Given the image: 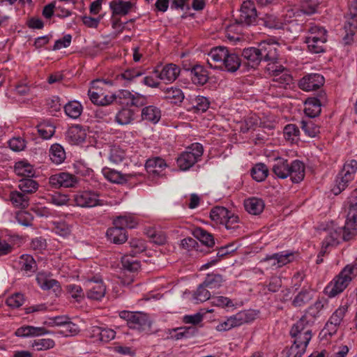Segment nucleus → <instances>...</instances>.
<instances>
[{
	"instance_id": "obj_1",
	"label": "nucleus",
	"mask_w": 357,
	"mask_h": 357,
	"mask_svg": "<svg viewBox=\"0 0 357 357\" xmlns=\"http://www.w3.org/2000/svg\"><path fill=\"white\" fill-rule=\"evenodd\" d=\"M278 44L263 41L257 47H248L243 50V63L251 68H256L261 61L271 63L278 59Z\"/></svg>"
},
{
	"instance_id": "obj_2",
	"label": "nucleus",
	"mask_w": 357,
	"mask_h": 357,
	"mask_svg": "<svg viewBox=\"0 0 357 357\" xmlns=\"http://www.w3.org/2000/svg\"><path fill=\"white\" fill-rule=\"evenodd\" d=\"M272 170L280 178L284 179L290 176L291 181L294 183H300L305 177V165L298 160L289 163L287 159L277 158Z\"/></svg>"
},
{
	"instance_id": "obj_3",
	"label": "nucleus",
	"mask_w": 357,
	"mask_h": 357,
	"mask_svg": "<svg viewBox=\"0 0 357 357\" xmlns=\"http://www.w3.org/2000/svg\"><path fill=\"white\" fill-rule=\"evenodd\" d=\"M357 275V265L348 264L325 287L324 293L329 298L341 294Z\"/></svg>"
},
{
	"instance_id": "obj_4",
	"label": "nucleus",
	"mask_w": 357,
	"mask_h": 357,
	"mask_svg": "<svg viewBox=\"0 0 357 357\" xmlns=\"http://www.w3.org/2000/svg\"><path fill=\"white\" fill-rule=\"evenodd\" d=\"M112 85L110 81L104 79H96L91 82V88L88 91V96L91 101L97 105L105 106L110 105L115 100L114 94L106 93L105 86Z\"/></svg>"
},
{
	"instance_id": "obj_5",
	"label": "nucleus",
	"mask_w": 357,
	"mask_h": 357,
	"mask_svg": "<svg viewBox=\"0 0 357 357\" xmlns=\"http://www.w3.org/2000/svg\"><path fill=\"white\" fill-rule=\"evenodd\" d=\"M119 317L126 321L128 326L138 332L148 333L151 331V321L148 314L142 312H130L123 310Z\"/></svg>"
},
{
	"instance_id": "obj_6",
	"label": "nucleus",
	"mask_w": 357,
	"mask_h": 357,
	"mask_svg": "<svg viewBox=\"0 0 357 357\" xmlns=\"http://www.w3.org/2000/svg\"><path fill=\"white\" fill-rule=\"evenodd\" d=\"M203 146L199 143L192 144L188 151L183 152L177 158V165L179 168L185 171L192 167L202 157Z\"/></svg>"
},
{
	"instance_id": "obj_7",
	"label": "nucleus",
	"mask_w": 357,
	"mask_h": 357,
	"mask_svg": "<svg viewBox=\"0 0 357 357\" xmlns=\"http://www.w3.org/2000/svg\"><path fill=\"white\" fill-rule=\"evenodd\" d=\"M266 70L268 75L273 77V82L278 84L275 86L285 89L292 83L293 77L289 70L280 64L278 65L276 61L268 63Z\"/></svg>"
},
{
	"instance_id": "obj_8",
	"label": "nucleus",
	"mask_w": 357,
	"mask_h": 357,
	"mask_svg": "<svg viewBox=\"0 0 357 357\" xmlns=\"http://www.w3.org/2000/svg\"><path fill=\"white\" fill-rule=\"evenodd\" d=\"M257 10L252 1H244L239 10V15L235 18L236 24L251 25L256 22Z\"/></svg>"
},
{
	"instance_id": "obj_9",
	"label": "nucleus",
	"mask_w": 357,
	"mask_h": 357,
	"mask_svg": "<svg viewBox=\"0 0 357 357\" xmlns=\"http://www.w3.org/2000/svg\"><path fill=\"white\" fill-rule=\"evenodd\" d=\"M290 335L294 338V344L307 348L309 342L312 338V333L310 329L304 326L302 321H297L291 328Z\"/></svg>"
},
{
	"instance_id": "obj_10",
	"label": "nucleus",
	"mask_w": 357,
	"mask_h": 357,
	"mask_svg": "<svg viewBox=\"0 0 357 357\" xmlns=\"http://www.w3.org/2000/svg\"><path fill=\"white\" fill-rule=\"evenodd\" d=\"M324 77L318 73L305 75L298 82V87L305 91H316L324 86Z\"/></svg>"
},
{
	"instance_id": "obj_11",
	"label": "nucleus",
	"mask_w": 357,
	"mask_h": 357,
	"mask_svg": "<svg viewBox=\"0 0 357 357\" xmlns=\"http://www.w3.org/2000/svg\"><path fill=\"white\" fill-rule=\"evenodd\" d=\"M78 178L75 175L68 173L61 172L52 175L50 177V185L53 188H73L78 183Z\"/></svg>"
},
{
	"instance_id": "obj_12",
	"label": "nucleus",
	"mask_w": 357,
	"mask_h": 357,
	"mask_svg": "<svg viewBox=\"0 0 357 357\" xmlns=\"http://www.w3.org/2000/svg\"><path fill=\"white\" fill-rule=\"evenodd\" d=\"M99 195L93 191H82L74 195L75 204L81 207H93L102 205Z\"/></svg>"
},
{
	"instance_id": "obj_13",
	"label": "nucleus",
	"mask_w": 357,
	"mask_h": 357,
	"mask_svg": "<svg viewBox=\"0 0 357 357\" xmlns=\"http://www.w3.org/2000/svg\"><path fill=\"white\" fill-rule=\"evenodd\" d=\"M327 301L324 298H318L312 305H310L304 312V314L299 321L303 324H313L320 317L321 312L324 309Z\"/></svg>"
},
{
	"instance_id": "obj_14",
	"label": "nucleus",
	"mask_w": 357,
	"mask_h": 357,
	"mask_svg": "<svg viewBox=\"0 0 357 357\" xmlns=\"http://www.w3.org/2000/svg\"><path fill=\"white\" fill-rule=\"evenodd\" d=\"M86 286V297L91 300L100 301L106 294V287L102 280H89Z\"/></svg>"
},
{
	"instance_id": "obj_15",
	"label": "nucleus",
	"mask_w": 357,
	"mask_h": 357,
	"mask_svg": "<svg viewBox=\"0 0 357 357\" xmlns=\"http://www.w3.org/2000/svg\"><path fill=\"white\" fill-rule=\"evenodd\" d=\"M181 72L180 68L174 63H168L159 70L157 67L153 73L156 74L157 77L164 81L165 83H172L178 77Z\"/></svg>"
},
{
	"instance_id": "obj_16",
	"label": "nucleus",
	"mask_w": 357,
	"mask_h": 357,
	"mask_svg": "<svg viewBox=\"0 0 357 357\" xmlns=\"http://www.w3.org/2000/svg\"><path fill=\"white\" fill-rule=\"evenodd\" d=\"M228 50H229L224 46H217L212 48L207 58V63L210 67L212 68L221 67Z\"/></svg>"
},
{
	"instance_id": "obj_17",
	"label": "nucleus",
	"mask_w": 357,
	"mask_h": 357,
	"mask_svg": "<svg viewBox=\"0 0 357 357\" xmlns=\"http://www.w3.org/2000/svg\"><path fill=\"white\" fill-rule=\"evenodd\" d=\"M190 75L192 82L199 86L204 85L209 79V73L202 65L196 64L190 69Z\"/></svg>"
},
{
	"instance_id": "obj_18",
	"label": "nucleus",
	"mask_w": 357,
	"mask_h": 357,
	"mask_svg": "<svg viewBox=\"0 0 357 357\" xmlns=\"http://www.w3.org/2000/svg\"><path fill=\"white\" fill-rule=\"evenodd\" d=\"M105 177L112 183H124L133 177L139 176L138 174H123L120 172L109 168H105L102 170Z\"/></svg>"
},
{
	"instance_id": "obj_19",
	"label": "nucleus",
	"mask_w": 357,
	"mask_h": 357,
	"mask_svg": "<svg viewBox=\"0 0 357 357\" xmlns=\"http://www.w3.org/2000/svg\"><path fill=\"white\" fill-rule=\"evenodd\" d=\"M294 259V253L289 251H282L278 253H274L271 255H267L261 261H267L274 260L273 265H278V267H282Z\"/></svg>"
},
{
	"instance_id": "obj_20",
	"label": "nucleus",
	"mask_w": 357,
	"mask_h": 357,
	"mask_svg": "<svg viewBox=\"0 0 357 357\" xmlns=\"http://www.w3.org/2000/svg\"><path fill=\"white\" fill-rule=\"evenodd\" d=\"M327 41V37L321 36V38L305 37L304 42L307 45L308 50L313 54H318L325 52V43Z\"/></svg>"
},
{
	"instance_id": "obj_21",
	"label": "nucleus",
	"mask_w": 357,
	"mask_h": 357,
	"mask_svg": "<svg viewBox=\"0 0 357 357\" xmlns=\"http://www.w3.org/2000/svg\"><path fill=\"white\" fill-rule=\"evenodd\" d=\"M342 229V240L349 241L357 235V220L347 215L345 225Z\"/></svg>"
},
{
	"instance_id": "obj_22",
	"label": "nucleus",
	"mask_w": 357,
	"mask_h": 357,
	"mask_svg": "<svg viewBox=\"0 0 357 357\" xmlns=\"http://www.w3.org/2000/svg\"><path fill=\"white\" fill-rule=\"evenodd\" d=\"M106 234L108 239L115 244H122L128 239V234L126 229L115 225L109 228Z\"/></svg>"
},
{
	"instance_id": "obj_23",
	"label": "nucleus",
	"mask_w": 357,
	"mask_h": 357,
	"mask_svg": "<svg viewBox=\"0 0 357 357\" xmlns=\"http://www.w3.org/2000/svg\"><path fill=\"white\" fill-rule=\"evenodd\" d=\"M264 206V202L260 198L253 197L244 201L245 209L252 215H259L263 212Z\"/></svg>"
},
{
	"instance_id": "obj_24",
	"label": "nucleus",
	"mask_w": 357,
	"mask_h": 357,
	"mask_svg": "<svg viewBox=\"0 0 357 357\" xmlns=\"http://www.w3.org/2000/svg\"><path fill=\"white\" fill-rule=\"evenodd\" d=\"M62 289L60 283L54 279L46 278V298L50 297L52 301L50 305H53L61 295Z\"/></svg>"
},
{
	"instance_id": "obj_25",
	"label": "nucleus",
	"mask_w": 357,
	"mask_h": 357,
	"mask_svg": "<svg viewBox=\"0 0 357 357\" xmlns=\"http://www.w3.org/2000/svg\"><path fill=\"white\" fill-rule=\"evenodd\" d=\"M321 104L316 97L308 98L305 102L304 112L310 118L319 116L321 111Z\"/></svg>"
},
{
	"instance_id": "obj_26",
	"label": "nucleus",
	"mask_w": 357,
	"mask_h": 357,
	"mask_svg": "<svg viewBox=\"0 0 357 357\" xmlns=\"http://www.w3.org/2000/svg\"><path fill=\"white\" fill-rule=\"evenodd\" d=\"M63 108L66 115L73 119H78L83 112V106L77 100L68 101Z\"/></svg>"
},
{
	"instance_id": "obj_27",
	"label": "nucleus",
	"mask_w": 357,
	"mask_h": 357,
	"mask_svg": "<svg viewBox=\"0 0 357 357\" xmlns=\"http://www.w3.org/2000/svg\"><path fill=\"white\" fill-rule=\"evenodd\" d=\"M241 62V59L236 54L230 52L228 50L222 66H224L227 71L234 73L239 68Z\"/></svg>"
},
{
	"instance_id": "obj_28",
	"label": "nucleus",
	"mask_w": 357,
	"mask_h": 357,
	"mask_svg": "<svg viewBox=\"0 0 357 357\" xmlns=\"http://www.w3.org/2000/svg\"><path fill=\"white\" fill-rule=\"evenodd\" d=\"M109 6L113 15H126L132 8V3L123 0H113L109 3Z\"/></svg>"
},
{
	"instance_id": "obj_29",
	"label": "nucleus",
	"mask_w": 357,
	"mask_h": 357,
	"mask_svg": "<svg viewBox=\"0 0 357 357\" xmlns=\"http://www.w3.org/2000/svg\"><path fill=\"white\" fill-rule=\"evenodd\" d=\"M142 120L151 122L153 123H158L161 117V112L159 108L153 105L144 107L142 110Z\"/></svg>"
},
{
	"instance_id": "obj_30",
	"label": "nucleus",
	"mask_w": 357,
	"mask_h": 357,
	"mask_svg": "<svg viewBox=\"0 0 357 357\" xmlns=\"http://www.w3.org/2000/svg\"><path fill=\"white\" fill-rule=\"evenodd\" d=\"M63 106L61 103V99L57 96L46 100V112L53 116L59 117L61 115V109Z\"/></svg>"
},
{
	"instance_id": "obj_31",
	"label": "nucleus",
	"mask_w": 357,
	"mask_h": 357,
	"mask_svg": "<svg viewBox=\"0 0 357 357\" xmlns=\"http://www.w3.org/2000/svg\"><path fill=\"white\" fill-rule=\"evenodd\" d=\"M9 198L15 208H25L29 206V198L27 195L22 192L12 191L10 193Z\"/></svg>"
},
{
	"instance_id": "obj_32",
	"label": "nucleus",
	"mask_w": 357,
	"mask_h": 357,
	"mask_svg": "<svg viewBox=\"0 0 357 357\" xmlns=\"http://www.w3.org/2000/svg\"><path fill=\"white\" fill-rule=\"evenodd\" d=\"M193 235L203 245L208 248H212L215 245L213 236L201 227L195 228L193 231Z\"/></svg>"
},
{
	"instance_id": "obj_33",
	"label": "nucleus",
	"mask_w": 357,
	"mask_h": 357,
	"mask_svg": "<svg viewBox=\"0 0 357 357\" xmlns=\"http://www.w3.org/2000/svg\"><path fill=\"white\" fill-rule=\"evenodd\" d=\"M46 326H67V327L73 328L75 324H73L69 317L66 316H52L50 314L46 315Z\"/></svg>"
},
{
	"instance_id": "obj_34",
	"label": "nucleus",
	"mask_w": 357,
	"mask_h": 357,
	"mask_svg": "<svg viewBox=\"0 0 357 357\" xmlns=\"http://www.w3.org/2000/svg\"><path fill=\"white\" fill-rule=\"evenodd\" d=\"M49 156L53 163L59 165L66 159V153L62 146L59 144H54L50 149Z\"/></svg>"
},
{
	"instance_id": "obj_35",
	"label": "nucleus",
	"mask_w": 357,
	"mask_h": 357,
	"mask_svg": "<svg viewBox=\"0 0 357 357\" xmlns=\"http://www.w3.org/2000/svg\"><path fill=\"white\" fill-rule=\"evenodd\" d=\"M166 166L165 160L159 157L148 159L145 164L147 172L154 174H159Z\"/></svg>"
},
{
	"instance_id": "obj_36",
	"label": "nucleus",
	"mask_w": 357,
	"mask_h": 357,
	"mask_svg": "<svg viewBox=\"0 0 357 357\" xmlns=\"http://www.w3.org/2000/svg\"><path fill=\"white\" fill-rule=\"evenodd\" d=\"M258 22L260 24L269 29H279L282 26L280 20L273 14H265L264 16L259 17Z\"/></svg>"
},
{
	"instance_id": "obj_37",
	"label": "nucleus",
	"mask_w": 357,
	"mask_h": 357,
	"mask_svg": "<svg viewBox=\"0 0 357 357\" xmlns=\"http://www.w3.org/2000/svg\"><path fill=\"white\" fill-rule=\"evenodd\" d=\"M312 299V294L307 289L303 288L298 293L291 301V305L294 307H301L307 304Z\"/></svg>"
},
{
	"instance_id": "obj_38",
	"label": "nucleus",
	"mask_w": 357,
	"mask_h": 357,
	"mask_svg": "<svg viewBox=\"0 0 357 357\" xmlns=\"http://www.w3.org/2000/svg\"><path fill=\"white\" fill-rule=\"evenodd\" d=\"M342 240V229L330 230L323 242L325 248L335 247Z\"/></svg>"
},
{
	"instance_id": "obj_39",
	"label": "nucleus",
	"mask_w": 357,
	"mask_h": 357,
	"mask_svg": "<svg viewBox=\"0 0 357 357\" xmlns=\"http://www.w3.org/2000/svg\"><path fill=\"white\" fill-rule=\"evenodd\" d=\"M86 132L80 125H75L68 131V137L75 144L83 142L86 138Z\"/></svg>"
},
{
	"instance_id": "obj_40",
	"label": "nucleus",
	"mask_w": 357,
	"mask_h": 357,
	"mask_svg": "<svg viewBox=\"0 0 357 357\" xmlns=\"http://www.w3.org/2000/svg\"><path fill=\"white\" fill-rule=\"evenodd\" d=\"M113 225L125 229L126 228L132 229L137 225V221L133 215H125L116 217L113 221Z\"/></svg>"
},
{
	"instance_id": "obj_41",
	"label": "nucleus",
	"mask_w": 357,
	"mask_h": 357,
	"mask_svg": "<svg viewBox=\"0 0 357 357\" xmlns=\"http://www.w3.org/2000/svg\"><path fill=\"white\" fill-rule=\"evenodd\" d=\"M269 170L264 163L256 164L251 169V175L254 180L257 182L264 181L268 176Z\"/></svg>"
},
{
	"instance_id": "obj_42",
	"label": "nucleus",
	"mask_w": 357,
	"mask_h": 357,
	"mask_svg": "<svg viewBox=\"0 0 357 357\" xmlns=\"http://www.w3.org/2000/svg\"><path fill=\"white\" fill-rule=\"evenodd\" d=\"M229 215V211L223 206H215L211 210L210 218L216 224L222 225Z\"/></svg>"
},
{
	"instance_id": "obj_43",
	"label": "nucleus",
	"mask_w": 357,
	"mask_h": 357,
	"mask_svg": "<svg viewBox=\"0 0 357 357\" xmlns=\"http://www.w3.org/2000/svg\"><path fill=\"white\" fill-rule=\"evenodd\" d=\"M15 333L17 337L38 336L45 333V329L42 327L26 326L17 328Z\"/></svg>"
},
{
	"instance_id": "obj_44",
	"label": "nucleus",
	"mask_w": 357,
	"mask_h": 357,
	"mask_svg": "<svg viewBox=\"0 0 357 357\" xmlns=\"http://www.w3.org/2000/svg\"><path fill=\"white\" fill-rule=\"evenodd\" d=\"M15 172L22 177H32L34 175L33 167L26 161H19L15 165Z\"/></svg>"
},
{
	"instance_id": "obj_45",
	"label": "nucleus",
	"mask_w": 357,
	"mask_h": 357,
	"mask_svg": "<svg viewBox=\"0 0 357 357\" xmlns=\"http://www.w3.org/2000/svg\"><path fill=\"white\" fill-rule=\"evenodd\" d=\"M165 98L170 100L174 104L181 102L184 99V94L181 89L177 87H168L165 89Z\"/></svg>"
},
{
	"instance_id": "obj_46",
	"label": "nucleus",
	"mask_w": 357,
	"mask_h": 357,
	"mask_svg": "<svg viewBox=\"0 0 357 357\" xmlns=\"http://www.w3.org/2000/svg\"><path fill=\"white\" fill-rule=\"evenodd\" d=\"M144 74V71L139 68H129L116 75V79H123L128 83L132 82L135 77H140Z\"/></svg>"
},
{
	"instance_id": "obj_47",
	"label": "nucleus",
	"mask_w": 357,
	"mask_h": 357,
	"mask_svg": "<svg viewBox=\"0 0 357 357\" xmlns=\"http://www.w3.org/2000/svg\"><path fill=\"white\" fill-rule=\"evenodd\" d=\"M134 112L129 108H123L116 114L115 120L120 125H128L134 120Z\"/></svg>"
},
{
	"instance_id": "obj_48",
	"label": "nucleus",
	"mask_w": 357,
	"mask_h": 357,
	"mask_svg": "<svg viewBox=\"0 0 357 357\" xmlns=\"http://www.w3.org/2000/svg\"><path fill=\"white\" fill-rule=\"evenodd\" d=\"M176 333L174 335H172V338L175 340H181L183 338H190L194 336L197 330L196 328L190 326V327H179L174 328L173 330Z\"/></svg>"
},
{
	"instance_id": "obj_49",
	"label": "nucleus",
	"mask_w": 357,
	"mask_h": 357,
	"mask_svg": "<svg viewBox=\"0 0 357 357\" xmlns=\"http://www.w3.org/2000/svg\"><path fill=\"white\" fill-rule=\"evenodd\" d=\"M357 172V161L356 160H350L347 161L341 171L340 175L344 176L349 180H354L355 174Z\"/></svg>"
},
{
	"instance_id": "obj_50",
	"label": "nucleus",
	"mask_w": 357,
	"mask_h": 357,
	"mask_svg": "<svg viewBox=\"0 0 357 357\" xmlns=\"http://www.w3.org/2000/svg\"><path fill=\"white\" fill-rule=\"evenodd\" d=\"M48 228L61 236H67L70 234V228L65 222L50 221Z\"/></svg>"
},
{
	"instance_id": "obj_51",
	"label": "nucleus",
	"mask_w": 357,
	"mask_h": 357,
	"mask_svg": "<svg viewBox=\"0 0 357 357\" xmlns=\"http://www.w3.org/2000/svg\"><path fill=\"white\" fill-rule=\"evenodd\" d=\"M19 264L21 270L28 272H34L36 270V263L33 257L29 255H23L20 257Z\"/></svg>"
},
{
	"instance_id": "obj_52",
	"label": "nucleus",
	"mask_w": 357,
	"mask_h": 357,
	"mask_svg": "<svg viewBox=\"0 0 357 357\" xmlns=\"http://www.w3.org/2000/svg\"><path fill=\"white\" fill-rule=\"evenodd\" d=\"M203 282L210 289H218L222 286L223 278L220 274H208Z\"/></svg>"
},
{
	"instance_id": "obj_53",
	"label": "nucleus",
	"mask_w": 357,
	"mask_h": 357,
	"mask_svg": "<svg viewBox=\"0 0 357 357\" xmlns=\"http://www.w3.org/2000/svg\"><path fill=\"white\" fill-rule=\"evenodd\" d=\"M134 257L124 255L121 259L122 266L124 270L130 272H136L140 268V262L133 259Z\"/></svg>"
},
{
	"instance_id": "obj_54",
	"label": "nucleus",
	"mask_w": 357,
	"mask_h": 357,
	"mask_svg": "<svg viewBox=\"0 0 357 357\" xmlns=\"http://www.w3.org/2000/svg\"><path fill=\"white\" fill-rule=\"evenodd\" d=\"M352 180H349V178H346L344 176L340 175L339 172L335 178V183L332 188V192L334 195H337L340 194L344 190H345L349 183Z\"/></svg>"
},
{
	"instance_id": "obj_55",
	"label": "nucleus",
	"mask_w": 357,
	"mask_h": 357,
	"mask_svg": "<svg viewBox=\"0 0 357 357\" xmlns=\"http://www.w3.org/2000/svg\"><path fill=\"white\" fill-rule=\"evenodd\" d=\"M130 255L135 257L146 250V246L145 241L142 239L132 238L130 242Z\"/></svg>"
},
{
	"instance_id": "obj_56",
	"label": "nucleus",
	"mask_w": 357,
	"mask_h": 357,
	"mask_svg": "<svg viewBox=\"0 0 357 357\" xmlns=\"http://www.w3.org/2000/svg\"><path fill=\"white\" fill-rule=\"evenodd\" d=\"M233 328L238 327L249 321L248 314L245 311H241L233 316L227 317Z\"/></svg>"
},
{
	"instance_id": "obj_57",
	"label": "nucleus",
	"mask_w": 357,
	"mask_h": 357,
	"mask_svg": "<svg viewBox=\"0 0 357 357\" xmlns=\"http://www.w3.org/2000/svg\"><path fill=\"white\" fill-rule=\"evenodd\" d=\"M18 187L24 194L32 193L38 188V183L31 178H22L20 181Z\"/></svg>"
},
{
	"instance_id": "obj_58",
	"label": "nucleus",
	"mask_w": 357,
	"mask_h": 357,
	"mask_svg": "<svg viewBox=\"0 0 357 357\" xmlns=\"http://www.w3.org/2000/svg\"><path fill=\"white\" fill-rule=\"evenodd\" d=\"M210 101L204 96H198L194 100L192 109L195 112H205L209 108Z\"/></svg>"
},
{
	"instance_id": "obj_59",
	"label": "nucleus",
	"mask_w": 357,
	"mask_h": 357,
	"mask_svg": "<svg viewBox=\"0 0 357 357\" xmlns=\"http://www.w3.org/2000/svg\"><path fill=\"white\" fill-rule=\"evenodd\" d=\"M301 127L302 130L311 137H314L319 133V127L312 120L301 121Z\"/></svg>"
},
{
	"instance_id": "obj_60",
	"label": "nucleus",
	"mask_w": 357,
	"mask_h": 357,
	"mask_svg": "<svg viewBox=\"0 0 357 357\" xmlns=\"http://www.w3.org/2000/svg\"><path fill=\"white\" fill-rule=\"evenodd\" d=\"M207 287L204 285V282L200 284L193 294V298L197 302H204L211 298V292L207 289Z\"/></svg>"
},
{
	"instance_id": "obj_61",
	"label": "nucleus",
	"mask_w": 357,
	"mask_h": 357,
	"mask_svg": "<svg viewBox=\"0 0 357 357\" xmlns=\"http://www.w3.org/2000/svg\"><path fill=\"white\" fill-rule=\"evenodd\" d=\"M348 310L347 305H341L332 314L328 321L333 323V324L337 325L340 326L342 321L347 312Z\"/></svg>"
},
{
	"instance_id": "obj_62",
	"label": "nucleus",
	"mask_w": 357,
	"mask_h": 357,
	"mask_svg": "<svg viewBox=\"0 0 357 357\" xmlns=\"http://www.w3.org/2000/svg\"><path fill=\"white\" fill-rule=\"evenodd\" d=\"M222 225L225 226L227 229L231 230V232L234 233L239 228V218L229 211V215L227 216L225 222Z\"/></svg>"
},
{
	"instance_id": "obj_63",
	"label": "nucleus",
	"mask_w": 357,
	"mask_h": 357,
	"mask_svg": "<svg viewBox=\"0 0 357 357\" xmlns=\"http://www.w3.org/2000/svg\"><path fill=\"white\" fill-rule=\"evenodd\" d=\"M126 155L124 150L118 146H114L110 149L109 159L114 163L118 164L123 162Z\"/></svg>"
},
{
	"instance_id": "obj_64",
	"label": "nucleus",
	"mask_w": 357,
	"mask_h": 357,
	"mask_svg": "<svg viewBox=\"0 0 357 357\" xmlns=\"http://www.w3.org/2000/svg\"><path fill=\"white\" fill-rule=\"evenodd\" d=\"M133 91H130L127 89L119 90L116 94H114L115 100L119 104L126 105L130 107L131 98Z\"/></svg>"
}]
</instances>
